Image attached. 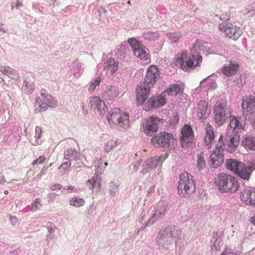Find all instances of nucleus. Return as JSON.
<instances>
[{
  "label": "nucleus",
  "mask_w": 255,
  "mask_h": 255,
  "mask_svg": "<svg viewBox=\"0 0 255 255\" xmlns=\"http://www.w3.org/2000/svg\"><path fill=\"white\" fill-rule=\"evenodd\" d=\"M96 86L92 82L89 87V91L90 92H93L95 89Z\"/></svg>",
  "instance_id": "nucleus-51"
},
{
  "label": "nucleus",
  "mask_w": 255,
  "mask_h": 255,
  "mask_svg": "<svg viewBox=\"0 0 255 255\" xmlns=\"http://www.w3.org/2000/svg\"><path fill=\"white\" fill-rule=\"evenodd\" d=\"M165 93H162L158 96H153L149 99L144 105L143 109L149 111L165 105L167 103Z\"/></svg>",
  "instance_id": "nucleus-9"
},
{
  "label": "nucleus",
  "mask_w": 255,
  "mask_h": 255,
  "mask_svg": "<svg viewBox=\"0 0 255 255\" xmlns=\"http://www.w3.org/2000/svg\"><path fill=\"white\" fill-rule=\"evenodd\" d=\"M120 143L119 140L110 139L106 142L104 146V150L106 152H109L112 149L118 147Z\"/></svg>",
  "instance_id": "nucleus-30"
},
{
  "label": "nucleus",
  "mask_w": 255,
  "mask_h": 255,
  "mask_svg": "<svg viewBox=\"0 0 255 255\" xmlns=\"http://www.w3.org/2000/svg\"><path fill=\"white\" fill-rule=\"evenodd\" d=\"M155 161L153 159V158H151L150 159H148L146 160L145 163L147 164V166H148V168H155L157 166V163H155Z\"/></svg>",
  "instance_id": "nucleus-42"
},
{
  "label": "nucleus",
  "mask_w": 255,
  "mask_h": 255,
  "mask_svg": "<svg viewBox=\"0 0 255 255\" xmlns=\"http://www.w3.org/2000/svg\"><path fill=\"white\" fill-rule=\"evenodd\" d=\"M128 118L127 114L122 113L120 109L115 108L110 111L107 120L111 127L119 126L126 128L129 125Z\"/></svg>",
  "instance_id": "nucleus-4"
},
{
  "label": "nucleus",
  "mask_w": 255,
  "mask_h": 255,
  "mask_svg": "<svg viewBox=\"0 0 255 255\" xmlns=\"http://www.w3.org/2000/svg\"><path fill=\"white\" fill-rule=\"evenodd\" d=\"M148 49L143 45L141 44L134 51V55L142 60L146 61L149 60L150 55L148 52Z\"/></svg>",
  "instance_id": "nucleus-20"
},
{
  "label": "nucleus",
  "mask_w": 255,
  "mask_h": 255,
  "mask_svg": "<svg viewBox=\"0 0 255 255\" xmlns=\"http://www.w3.org/2000/svg\"><path fill=\"white\" fill-rule=\"evenodd\" d=\"M63 189L65 190H73L74 189V187L73 186H67L66 187H64Z\"/></svg>",
  "instance_id": "nucleus-52"
},
{
  "label": "nucleus",
  "mask_w": 255,
  "mask_h": 255,
  "mask_svg": "<svg viewBox=\"0 0 255 255\" xmlns=\"http://www.w3.org/2000/svg\"><path fill=\"white\" fill-rule=\"evenodd\" d=\"M252 125H253V127L255 128V120H251L250 121Z\"/></svg>",
  "instance_id": "nucleus-56"
},
{
  "label": "nucleus",
  "mask_w": 255,
  "mask_h": 255,
  "mask_svg": "<svg viewBox=\"0 0 255 255\" xmlns=\"http://www.w3.org/2000/svg\"><path fill=\"white\" fill-rule=\"evenodd\" d=\"M96 181L97 179L96 177H93L90 179L88 180L86 183V185L90 189H93L95 186Z\"/></svg>",
  "instance_id": "nucleus-40"
},
{
  "label": "nucleus",
  "mask_w": 255,
  "mask_h": 255,
  "mask_svg": "<svg viewBox=\"0 0 255 255\" xmlns=\"http://www.w3.org/2000/svg\"><path fill=\"white\" fill-rule=\"evenodd\" d=\"M79 153L75 149L70 148L66 150L64 157L67 159L76 160L79 157Z\"/></svg>",
  "instance_id": "nucleus-33"
},
{
  "label": "nucleus",
  "mask_w": 255,
  "mask_h": 255,
  "mask_svg": "<svg viewBox=\"0 0 255 255\" xmlns=\"http://www.w3.org/2000/svg\"><path fill=\"white\" fill-rule=\"evenodd\" d=\"M241 145L246 149L255 150V137L248 136L244 138Z\"/></svg>",
  "instance_id": "nucleus-26"
},
{
  "label": "nucleus",
  "mask_w": 255,
  "mask_h": 255,
  "mask_svg": "<svg viewBox=\"0 0 255 255\" xmlns=\"http://www.w3.org/2000/svg\"><path fill=\"white\" fill-rule=\"evenodd\" d=\"M240 138L239 136H233L230 138L226 142V150L229 152L235 151L239 145Z\"/></svg>",
  "instance_id": "nucleus-23"
},
{
  "label": "nucleus",
  "mask_w": 255,
  "mask_h": 255,
  "mask_svg": "<svg viewBox=\"0 0 255 255\" xmlns=\"http://www.w3.org/2000/svg\"><path fill=\"white\" fill-rule=\"evenodd\" d=\"M150 88L149 86L146 87L142 85L137 87L136 90V103L137 106H140L145 104L149 96Z\"/></svg>",
  "instance_id": "nucleus-14"
},
{
  "label": "nucleus",
  "mask_w": 255,
  "mask_h": 255,
  "mask_svg": "<svg viewBox=\"0 0 255 255\" xmlns=\"http://www.w3.org/2000/svg\"><path fill=\"white\" fill-rule=\"evenodd\" d=\"M89 105L91 110L96 115L100 116L104 115L107 110L105 102L97 96L89 98Z\"/></svg>",
  "instance_id": "nucleus-10"
},
{
  "label": "nucleus",
  "mask_w": 255,
  "mask_h": 255,
  "mask_svg": "<svg viewBox=\"0 0 255 255\" xmlns=\"http://www.w3.org/2000/svg\"><path fill=\"white\" fill-rule=\"evenodd\" d=\"M219 18L222 21H228L231 18L230 13L224 12L220 15Z\"/></svg>",
  "instance_id": "nucleus-43"
},
{
  "label": "nucleus",
  "mask_w": 255,
  "mask_h": 255,
  "mask_svg": "<svg viewBox=\"0 0 255 255\" xmlns=\"http://www.w3.org/2000/svg\"><path fill=\"white\" fill-rule=\"evenodd\" d=\"M244 163L236 159H229L226 160L227 169L235 172L236 174L241 168H243Z\"/></svg>",
  "instance_id": "nucleus-21"
},
{
  "label": "nucleus",
  "mask_w": 255,
  "mask_h": 255,
  "mask_svg": "<svg viewBox=\"0 0 255 255\" xmlns=\"http://www.w3.org/2000/svg\"><path fill=\"white\" fill-rule=\"evenodd\" d=\"M211 166L214 168H217L222 165L224 161L223 153L220 151L213 150V152L210 157Z\"/></svg>",
  "instance_id": "nucleus-17"
},
{
  "label": "nucleus",
  "mask_w": 255,
  "mask_h": 255,
  "mask_svg": "<svg viewBox=\"0 0 255 255\" xmlns=\"http://www.w3.org/2000/svg\"><path fill=\"white\" fill-rule=\"evenodd\" d=\"M63 188L62 186L60 184H56L54 185H53L51 187V189L52 190L55 191L57 190H61Z\"/></svg>",
  "instance_id": "nucleus-48"
},
{
  "label": "nucleus",
  "mask_w": 255,
  "mask_h": 255,
  "mask_svg": "<svg viewBox=\"0 0 255 255\" xmlns=\"http://www.w3.org/2000/svg\"><path fill=\"white\" fill-rule=\"evenodd\" d=\"M183 89L179 84H173L169 86L163 93H165V95L167 94L170 96H176L179 93L182 92Z\"/></svg>",
  "instance_id": "nucleus-27"
},
{
  "label": "nucleus",
  "mask_w": 255,
  "mask_h": 255,
  "mask_svg": "<svg viewBox=\"0 0 255 255\" xmlns=\"http://www.w3.org/2000/svg\"><path fill=\"white\" fill-rule=\"evenodd\" d=\"M128 43L132 47L133 52L136 48H138L141 44V43L134 38H129L128 40Z\"/></svg>",
  "instance_id": "nucleus-39"
},
{
  "label": "nucleus",
  "mask_w": 255,
  "mask_h": 255,
  "mask_svg": "<svg viewBox=\"0 0 255 255\" xmlns=\"http://www.w3.org/2000/svg\"><path fill=\"white\" fill-rule=\"evenodd\" d=\"M167 36L172 42L175 43L182 37V34L180 32H169L167 33Z\"/></svg>",
  "instance_id": "nucleus-37"
},
{
  "label": "nucleus",
  "mask_w": 255,
  "mask_h": 255,
  "mask_svg": "<svg viewBox=\"0 0 255 255\" xmlns=\"http://www.w3.org/2000/svg\"><path fill=\"white\" fill-rule=\"evenodd\" d=\"M143 37L146 40H155L158 38L159 35L156 32L147 31L143 34Z\"/></svg>",
  "instance_id": "nucleus-36"
},
{
  "label": "nucleus",
  "mask_w": 255,
  "mask_h": 255,
  "mask_svg": "<svg viewBox=\"0 0 255 255\" xmlns=\"http://www.w3.org/2000/svg\"><path fill=\"white\" fill-rule=\"evenodd\" d=\"M119 62L115 60L113 58H110L108 60V70L110 71L111 75H113L118 69Z\"/></svg>",
  "instance_id": "nucleus-32"
},
{
  "label": "nucleus",
  "mask_w": 255,
  "mask_h": 255,
  "mask_svg": "<svg viewBox=\"0 0 255 255\" xmlns=\"http://www.w3.org/2000/svg\"><path fill=\"white\" fill-rule=\"evenodd\" d=\"M215 139L214 128L209 124H207L205 128V135L204 137L205 146L209 149L211 148L212 142Z\"/></svg>",
  "instance_id": "nucleus-16"
},
{
  "label": "nucleus",
  "mask_w": 255,
  "mask_h": 255,
  "mask_svg": "<svg viewBox=\"0 0 255 255\" xmlns=\"http://www.w3.org/2000/svg\"><path fill=\"white\" fill-rule=\"evenodd\" d=\"M11 219H16V218L15 217H12Z\"/></svg>",
  "instance_id": "nucleus-62"
},
{
  "label": "nucleus",
  "mask_w": 255,
  "mask_h": 255,
  "mask_svg": "<svg viewBox=\"0 0 255 255\" xmlns=\"http://www.w3.org/2000/svg\"><path fill=\"white\" fill-rule=\"evenodd\" d=\"M174 141L173 134L167 132H159L154 135L150 139L152 145L161 147H168Z\"/></svg>",
  "instance_id": "nucleus-6"
},
{
  "label": "nucleus",
  "mask_w": 255,
  "mask_h": 255,
  "mask_svg": "<svg viewBox=\"0 0 255 255\" xmlns=\"http://www.w3.org/2000/svg\"><path fill=\"white\" fill-rule=\"evenodd\" d=\"M196 182L193 176L187 172H184L180 175L178 194L181 197H188L195 192Z\"/></svg>",
  "instance_id": "nucleus-3"
},
{
  "label": "nucleus",
  "mask_w": 255,
  "mask_h": 255,
  "mask_svg": "<svg viewBox=\"0 0 255 255\" xmlns=\"http://www.w3.org/2000/svg\"><path fill=\"white\" fill-rule=\"evenodd\" d=\"M215 183L222 193L234 194L239 190L240 187V183L235 177L226 173L219 174Z\"/></svg>",
  "instance_id": "nucleus-2"
},
{
  "label": "nucleus",
  "mask_w": 255,
  "mask_h": 255,
  "mask_svg": "<svg viewBox=\"0 0 255 255\" xmlns=\"http://www.w3.org/2000/svg\"><path fill=\"white\" fill-rule=\"evenodd\" d=\"M22 5V2L17 0L16 2V7L17 8H18L19 6H21Z\"/></svg>",
  "instance_id": "nucleus-55"
},
{
  "label": "nucleus",
  "mask_w": 255,
  "mask_h": 255,
  "mask_svg": "<svg viewBox=\"0 0 255 255\" xmlns=\"http://www.w3.org/2000/svg\"><path fill=\"white\" fill-rule=\"evenodd\" d=\"M104 165H105V167H106V166H108V162H105L104 163Z\"/></svg>",
  "instance_id": "nucleus-59"
},
{
  "label": "nucleus",
  "mask_w": 255,
  "mask_h": 255,
  "mask_svg": "<svg viewBox=\"0 0 255 255\" xmlns=\"http://www.w3.org/2000/svg\"><path fill=\"white\" fill-rule=\"evenodd\" d=\"M240 197L246 205L255 206V190L246 189L241 192Z\"/></svg>",
  "instance_id": "nucleus-15"
},
{
  "label": "nucleus",
  "mask_w": 255,
  "mask_h": 255,
  "mask_svg": "<svg viewBox=\"0 0 255 255\" xmlns=\"http://www.w3.org/2000/svg\"><path fill=\"white\" fill-rule=\"evenodd\" d=\"M119 91L116 87L112 86H108L104 91V96L109 100H113L119 95Z\"/></svg>",
  "instance_id": "nucleus-28"
},
{
  "label": "nucleus",
  "mask_w": 255,
  "mask_h": 255,
  "mask_svg": "<svg viewBox=\"0 0 255 255\" xmlns=\"http://www.w3.org/2000/svg\"><path fill=\"white\" fill-rule=\"evenodd\" d=\"M239 70V65L235 62H231L227 66L222 68V73L226 76L230 77L235 75Z\"/></svg>",
  "instance_id": "nucleus-18"
},
{
  "label": "nucleus",
  "mask_w": 255,
  "mask_h": 255,
  "mask_svg": "<svg viewBox=\"0 0 255 255\" xmlns=\"http://www.w3.org/2000/svg\"><path fill=\"white\" fill-rule=\"evenodd\" d=\"M41 95L43 101L46 103L47 107H55L57 105V100L50 95L46 93L45 90L42 91Z\"/></svg>",
  "instance_id": "nucleus-25"
},
{
  "label": "nucleus",
  "mask_w": 255,
  "mask_h": 255,
  "mask_svg": "<svg viewBox=\"0 0 255 255\" xmlns=\"http://www.w3.org/2000/svg\"><path fill=\"white\" fill-rule=\"evenodd\" d=\"M223 135H221L218 142L216 144L215 150L216 151H220L223 153L225 148L226 149V144H225L223 141Z\"/></svg>",
  "instance_id": "nucleus-35"
},
{
  "label": "nucleus",
  "mask_w": 255,
  "mask_h": 255,
  "mask_svg": "<svg viewBox=\"0 0 255 255\" xmlns=\"http://www.w3.org/2000/svg\"><path fill=\"white\" fill-rule=\"evenodd\" d=\"M255 169V167L253 165L247 166L244 163L243 168L242 167L239 169L237 174L244 179L249 180L252 172Z\"/></svg>",
  "instance_id": "nucleus-22"
},
{
  "label": "nucleus",
  "mask_w": 255,
  "mask_h": 255,
  "mask_svg": "<svg viewBox=\"0 0 255 255\" xmlns=\"http://www.w3.org/2000/svg\"><path fill=\"white\" fill-rule=\"evenodd\" d=\"M70 165L71 163L69 162L63 163L59 167V169L62 168L64 169V170H66L70 167Z\"/></svg>",
  "instance_id": "nucleus-49"
},
{
  "label": "nucleus",
  "mask_w": 255,
  "mask_h": 255,
  "mask_svg": "<svg viewBox=\"0 0 255 255\" xmlns=\"http://www.w3.org/2000/svg\"><path fill=\"white\" fill-rule=\"evenodd\" d=\"M0 71L12 79H16L19 77L16 71L9 67H0Z\"/></svg>",
  "instance_id": "nucleus-29"
},
{
  "label": "nucleus",
  "mask_w": 255,
  "mask_h": 255,
  "mask_svg": "<svg viewBox=\"0 0 255 255\" xmlns=\"http://www.w3.org/2000/svg\"><path fill=\"white\" fill-rule=\"evenodd\" d=\"M69 204L71 206L78 208L84 206L85 201L83 198L73 197L70 200Z\"/></svg>",
  "instance_id": "nucleus-34"
},
{
  "label": "nucleus",
  "mask_w": 255,
  "mask_h": 255,
  "mask_svg": "<svg viewBox=\"0 0 255 255\" xmlns=\"http://www.w3.org/2000/svg\"><path fill=\"white\" fill-rule=\"evenodd\" d=\"M205 158V154L203 152H200L197 155V167L199 170L203 169L206 167Z\"/></svg>",
  "instance_id": "nucleus-31"
},
{
  "label": "nucleus",
  "mask_w": 255,
  "mask_h": 255,
  "mask_svg": "<svg viewBox=\"0 0 255 255\" xmlns=\"http://www.w3.org/2000/svg\"><path fill=\"white\" fill-rule=\"evenodd\" d=\"M242 112L245 118L249 121L255 120V98L245 97L243 99Z\"/></svg>",
  "instance_id": "nucleus-8"
},
{
  "label": "nucleus",
  "mask_w": 255,
  "mask_h": 255,
  "mask_svg": "<svg viewBox=\"0 0 255 255\" xmlns=\"http://www.w3.org/2000/svg\"><path fill=\"white\" fill-rule=\"evenodd\" d=\"M128 4H130V1H128Z\"/></svg>",
  "instance_id": "nucleus-61"
},
{
  "label": "nucleus",
  "mask_w": 255,
  "mask_h": 255,
  "mask_svg": "<svg viewBox=\"0 0 255 255\" xmlns=\"http://www.w3.org/2000/svg\"><path fill=\"white\" fill-rule=\"evenodd\" d=\"M214 118L216 123L221 126L231 117V112L226 104L224 102L217 101L214 107Z\"/></svg>",
  "instance_id": "nucleus-5"
},
{
  "label": "nucleus",
  "mask_w": 255,
  "mask_h": 255,
  "mask_svg": "<svg viewBox=\"0 0 255 255\" xmlns=\"http://www.w3.org/2000/svg\"><path fill=\"white\" fill-rule=\"evenodd\" d=\"M42 133V129L41 128L39 127H36L35 128V137L37 139L34 142H32V144L34 145H39L41 143V141L39 140V139L41 137V135Z\"/></svg>",
  "instance_id": "nucleus-38"
},
{
  "label": "nucleus",
  "mask_w": 255,
  "mask_h": 255,
  "mask_svg": "<svg viewBox=\"0 0 255 255\" xmlns=\"http://www.w3.org/2000/svg\"><path fill=\"white\" fill-rule=\"evenodd\" d=\"M221 255H228L227 253H222Z\"/></svg>",
  "instance_id": "nucleus-60"
},
{
  "label": "nucleus",
  "mask_w": 255,
  "mask_h": 255,
  "mask_svg": "<svg viewBox=\"0 0 255 255\" xmlns=\"http://www.w3.org/2000/svg\"><path fill=\"white\" fill-rule=\"evenodd\" d=\"M250 222L254 224V225H255V215L252 217L250 219Z\"/></svg>",
  "instance_id": "nucleus-53"
},
{
  "label": "nucleus",
  "mask_w": 255,
  "mask_h": 255,
  "mask_svg": "<svg viewBox=\"0 0 255 255\" xmlns=\"http://www.w3.org/2000/svg\"><path fill=\"white\" fill-rule=\"evenodd\" d=\"M208 104L205 101H200L197 104V116L200 119H204L208 116Z\"/></svg>",
  "instance_id": "nucleus-19"
},
{
  "label": "nucleus",
  "mask_w": 255,
  "mask_h": 255,
  "mask_svg": "<svg viewBox=\"0 0 255 255\" xmlns=\"http://www.w3.org/2000/svg\"><path fill=\"white\" fill-rule=\"evenodd\" d=\"M162 121V119L154 116H150L148 119H144L141 123L143 132L147 136H151L153 133L158 130V125Z\"/></svg>",
  "instance_id": "nucleus-7"
},
{
  "label": "nucleus",
  "mask_w": 255,
  "mask_h": 255,
  "mask_svg": "<svg viewBox=\"0 0 255 255\" xmlns=\"http://www.w3.org/2000/svg\"><path fill=\"white\" fill-rule=\"evenodd\" d=\"M4 194H7L8 193V191L7 190H5L4 191Z\"/></svg>",
  "instance_id": "nucleus-58"
},
{
  "label": "nucleus",
  "mask_w": 255,
  "mask_h": 255,
  "mask_svg": "<svg viewBox=\"0 0 255 255\" xmlns=\"http://www.w3.org/2000/svg\"><path fill=\"white\" fill-rule=\"evenodd\" d=\"M180 233V229L176 226H173L171 230V235L174 238L177 237Z\"/></svg>",
  "instance_id": "nucleus-41"
},
{
  "label": "nucleus",
  "mask_w": 255,
  "mask_h": 255,
  "mask_svg": "<svg viewBox=\"0 0 255 255\" xmlns=\"http://www.w3.org/2000/svg\"><path fill=\"white\" fill-rule=\"evenodd\" d=\"M194 47L192 48L191 53L188 54L186 51L183 50L174 58L176 65L185 72H189L200 67L202 64L203 58L201 55L198 52H193Z\"/></svg>",
  "instance_id": "nucleus-1"
},
{
  "label": "nucleus",
  "mask_w": 255,
  "mask_h": 255,
  "mask_svg": "<svg viewBox=\"0 0 255 255\" xmlns=\"http://www.w3.org/2000/svg\"><path fill=\"white\" fill-rule=\"evenodd\" d=\"M101 82V77H98L95 79V81L93 82V83L96 86H98L100 84Z\"/></svg>",
  "instance_id": "nucleus-50"
},
{
  "label": "nucleus",
  "mask_w": 255,
  "mask_h": 255,
  "mask_svg": "<svg viewBox=\"0 0 255 255\" xmlns=\"http://www.w3.org/2000/svg\"><path fill=\"white\" fill-rule=\"evenodd\" d=\"M219 29L220 31L224 32L227 36L234 40L237 39L241 34L240 30H238L232 23H222L219 24Z\"/></svg>",
  "instance_id": "nucleus-13"
},
{
  "label": "nucleus",
  "mask_w": 255,
  "mask_h": 255,
  "mask_svg": "<svg viewBox=\"0 0 255 255\" xmlns=\"http://www.w3.org/2000/svg\"><path fill=\"white\" fill-rule=\"evenodd\" d=\"M181 143L184 148H188L192 146L194 135L190 126L186 125L181 129Z\"/></svg>",
  "instance_id": "nucleus-11"
},
{
  "label": "nucleus",
  "mask_w": 255,
  "mask_h": 255,
  "mask_svg": "<svg viewBox=\"0 0 255 255\" xmlns=\"http://www.w3.org/2000/svg\"><path fill=\"white\" fill-rule=\"evenodd\" d=\"M48 230L50 233H53L54 232V229L52 228H48Z\"/></svg>",
  "instance_id": "nucleus-57"
},
{
  "label": "nucleus",
  "mask_w": 255,
  "mask_h": 255,
  "mask_svg": "<svg viewBox=\"0 0 255 255\" xmlns=\"http://www.w3.org/2000/svg\"><path fill=\"white\" fill-rule=\"evenodd\" d=\"M46 158L44 156H40L36 160L33 161L32 164L33 165H35L36 164H42L45 161Z\"/></svg>",
  "instance_id": "nucleus-44"
},
{
  "label": "nucleus",
  "mask_w": 255,
  "mask_h": 255,
  "mask_svg": "<svg viewBox=\"0 0 255 255\" xmlns=\"http://www.w3.org/2000/svg\"><path fill=\"white\" fill-rule=\"evenodd\" d=\"M47 106L45 102H42L39 105L37 110L39 112H42L46 111L47 109Z\"/></svg>",
  "instance_id": "nucleus-47"
},
{
  "label": "nucleus",
  "mask_w": 255,
  "mask_h": 255,
  "mask_svg": "<svg viewBox=\"0 0 255 255\" xmlns=\"http://www.w3.org/2000/svg\"><path fill=\"white\" fill-rule=\"evenodd\" d=\"M160 73L158 68L155 65L150 66L147 70L144 82L147 86H153L158 80Z\"/></svg>",
  "instance_id": "nucleus-12"
},
{
  "label": "nucleus",
  "mask_w": 255,
  "mask_h": 255,
  "mask_svg": "<svg viewBox=\"0 0 255 255\" xmlns=\"http://www.w3.org/2000/svg\"><path fill=\"white\" fill-rule=\"evenodd\" d=\"M230 117L231 119L227 128L228 130L231 129L233 131H237L244 128L245 126L240 123L236 116H233L232 117L231 116Z\"/></svg>",
  "instance_id": "nucleus-24"
},
{
  "label": "nucleus",
  "mask_w": 255,
  "mask_h": 255,
  "mask_svg": "<svg viewBox=\"0 0 255 255\" xmlns=\"http://www.w3.org/2000/svg\"><path fill=\"white\" fill-rule=\"evenodd\" d=\"M166 157L163 156L162 155H156L153 157V159L156 162H159L160 164L165 160Z\"/></svg>",
  "instance_id": "nucleus-46"
},
{
  "label": "nucleus",
  "mask_w": 255,
  "mask_h": 255,
  "mask_svg": "<svg viewBox=\"0 0 255 255\" xmlns=\"http://www.w3.org/2000/svg\"><path fill=\"white\" fill-rule=\"evenodd\" d=\"M38 205H39L40 206L41 205V204L40 203V199L37 198L34 201V203L32 204L31 210L33 211H35L38 209Z\"/></svg>",
  "instance_id": "nucleus-45"
},
{
  "label": "nucleus",
  "mask_w": 255,
  "mask_h": 255,
  "mask_svg": "<svg viewBox=\"0 0 255 255\" xmlns=\"http://www.w3.org/2000/svg\"><path fill=\"white\" fill-rule=\"evenodd\" d=\"M5 182V180L3 176H0V185L3 184Z\"/></svg>",
  "instance_id": "nucleus-54"
}]
</instances>
